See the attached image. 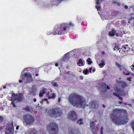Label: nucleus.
<instances>
[{
  "label": "nucleus",
  "instance_id": "nucleus-26",
  "mask_svg": "<svg viewBox=\"0 0 134 134\" xmlns=\"http://www.w3.org/2000/svg\"><path fill=\"white\" fill-rule=\"evenodd\" d=\"M112 3L116 5L120 6L121 5V3L119 2H117V1L115 0L113 1Z\"/></svg>",
  "mask_w": 134,
  "mask_h": 134
},
{
  "label": "nucleus",
  "instance_id": "nucleus-33",
  "mask_svg": "<svg viewBox=\"0 0 134 134\" xmlns=\"http://www.w3.org/2000/svg\"><path fill=\"white\" fill-rule=\"evenodd\" d=\"M89 70L88 69L84 70L83 71V72L85 74H87V73L88 72Z\"/></svg>",
  "mask_w": 134,
  "mask_h": 134
},
{
  "label": "nucleus",
  "instance_id": "nucleus-1",
  "mask_svg": "<svg viewBox=\"0 0 134 134\" xmlns=\"http://www.w3.org/2000/svg\"><path fill=\"white\" fill-rule=\"evenodd\" d=\"M68 101L69 103L75 108H84L86 105H85V100L83 97L75 93L70 94L69 96Z\"/></svg>",
  "mask_w": 134,
  "mask_h": 134
},
{
  "label": "nucleus",
  "instance_id": "nucleus-45",
  "mask_svg": "<svg viewBox=\"0 0 134 134\" xmlns=\"http://www.w3.org/2000/svg\"><path fill=\"white\" fill-rule=\"evenodd\" d=\"M61 100V99L60 97H59L58 98V102H59Z\"/></svg>",
  "mask_w": 134,
  "mask_h": 134
},
{
  "label": "nucleus",
  "instance_id": "nucleus-27",
  "mask_svg": "<svg viewBox=\"0 0 134 134\" xmlns=\"http://www.w3.org/2000/svg\"><path fill=\"white\" fill-rule=\"evenodd\" d=\"M65 59H68L70 58V56L69 54L68 53H67L65 55Z\"/></svg>",
  "mask_w": 134,
  "mask_h": 134
},
{
  "label": "nucleus",
  "instance_id": "nucleus-64",
  "mask_svg": "<svg viewBox=\"0 0 134 134\" xmlns=\"http://www.w3.org/2000/svg\"><path fill=\"white\" fill-rule=\"evenodd\" d=\"M4 88H6V86H4L3 87Z\"/></svg>",
  "mask_w": 134,
  "mask_h": 134
},
{
  "label": "nucleus",
  "instance_id": "nucleus-56",
  "mask_svg": "<svg viewBox=\"0 0 134 134\" xmlns=\"http://www.w3.org/2000/svg\"><path fill=\"white\" fill-rule=\"evenodd\" d=\"M126 75H130V73H126Z\"/></svg>",
  "mask_w": 134,
  "mask_h": 134
},
{
  "label": "nucleus",
  "instance_id": "nucleus-16",
  "mask_svg": "<svg viewBox=\"0 0 134 134\" xmlns=\"http://www.w3.org/2000/svg\"><path fill=\"white\" fill-rule=\"evenodd\" d=\"M60 29H58L57 26H55L53 29V34H59V33L60 34Z\"/></svg>",
  "mask_w": 134,
  "mask_h": 134
},
{
  "label": "nucleus",
  "instance_id": "nucleus-3",
  "mask_svg": "<svg viewBox=\"0 0 134 134\" xmlns=\"http://www.w3.org/2000/svg\"><path fill=\"white\" fill-rule=\"evenodd\" d=\"M49 115L54 118L58 117L61 116L62 114V110L57 107L52 108L47 112Z\"/></svg>",
  "mask_w": 134,
  "mask_h": 134
},
{
  "label": "nucleus",
  "instance_id": "nucleus-9",
  "mask_svg": "<svg viewBox=\"0 0 134 134\" xmlns=\"http://www.w3.org/2000/svg\"><path fill=\"white\" fill-rule=\"evenodd\" d=\"M7 125V129L5 130V134H13L14 127L12 122H8Z\"/></svg>",
  "mask_w": 134,
  "mask_h": 134
},
{
  "label": "nucleus",
  "instance_id": "nucleus-29",
  "mask_svg": "<svg viewBox=\"0 0 134 134\" xmlns=\"http://www.w3.org/2000/svg\"><path fill=\"white\" fill-rule=\"evenodd\" d=\"M63 0H52V3L53 4H54L55 3H57V2L60 1H62Z\"/></svg>",
  "mask_w": 134,
  "mask_h": 134
},
{
  "label": "nucleus",
  "instance_id": "nucleus-18",
  "mask_svg": "<svg viewBox=\"0 0 134 134\" xmlns=\"http://www.w3.org/2000/svg\"><path fill=\"white\" fill-rule=\"evenodd\" d=\"M48 91L45 88H43V89L40 91V93L39 94V96L41 97L43 96V95L46 93Z\"/></svg>",
  "mask_w": 134,
  "mask_h": 134
},
{
  "label": "nucleus",
  "instance_id": "nucleus-44",
  "mask_svg": "<svg viewBox=\"0 0 134 134\" xmlns=\"http://www.w3.org/2000/svg\"><path fill=\"white\" fill-rule=\"evenodd\" d=\"M132 79V78L131 77H129V78L127 79V80L129 81H131V79Z\"/></svg>",
  "mask_w": 134,
  "mask_h": 134
},
{
  "label": "nucleus",
  "instance_id": "nucleus-21",
  "mask_svg": "<svg viewBox=\"0 0 134 134\" xmlns=\"http://www.w3.org/2000/svg\"><path fill=\"white\" fill-rule=\"evenodd\" d=\"M36 91L35 90H30L29 93V95L30 97H32L35 95Z\"/></svg>",
  "mask_w": 134,
  "mask_h": 134
},
{
  "label": "nucleus",
  "instance_id": "nucleus-32",
  "mask_svg": "<svg viewBox=\"0 0 134 134\" xmlns=\"http://www.w3.org/2000/svg\"><path fill=\"white\" fill-rule=\"evenodd\" d=\"M126 48H127L125 46H122L121 49H122V50L124 52H125L126 51V50H126Z\"/></svg>",
  "mask_w": 134,
  "mask_h": 134
},
{
  "label": "nucleus",
  "instance_id": "nucleus-42",
  "mask_svg": "<svg viewBox=\"0 0 134 134\" xmlns=\"http://www.w3.org/2000/svg\"><path fill=\"white\" fill-rule=\"evenodd\" d=\"M3 118L2 117L0 116V122L2 121H3Z\"/></svg>",
  "mask_w": 134,
  "mask_h": 134
},
{
  "label": "nucleus",
  "instance_id": "nucleus-46",
  "mask_svg": "<svg viewBox=\"0 0 134 134\" xmlns=\"http://www.w3.org/2000/svg\"><path fill=\"white\" fill-rule=\"evenodd\" d=\"M124 7L126 9H127L128 8V6L127 5H125L124 6Z\"/></svg>",
  "mask_w": 134,
  "mask_h": 134
},
{
  "label": "nucleus",
  "instance_id": "nucleus-61",
  "mask_svg": "<svg viewBox=\"0 0 134 134\" xmlns=\"http://www.w3.org/2000/svg\"><path fill=\"white\" fill-rule=\"evenodd\" d=\"M127 23H128V25H129V24H130V22L129 21H128Z\"/></svg>",
  "mask_w": 134,
  "mask_h": 134
},
{
  "label": "nucleus",
  "instance_id": "nucleus-36",
  "mask_svg": "<svg viewBox=\"0 0 134 134\" xmlns=\"http://www.w3.org/2000/svg\"><path fill=\"white\" fill-rule=\"evenodd\" d=\"M119 48L117 46H116L114 47V48L113 49L114 50H115L116 49H117L118 50H119Z\"/></svg>",
  "mask_w": 134,
  "mask_h": 134
},
{
  "label": "nucleus",
  "instance_id": "nucleus-2",
  "mask_svg": "<svg viewBox=\"0 0 134 134\" xmlns=\"http://www.w3.org/2000/svg\"><path fill=\"white\" fill-rule=\"evenodd\" d=\"M74 24L70 22L69 23H62L60 26V34H67L70 33L72 31V30L69 28V27H73Z\"/></svg>",
  "mask_w": 134,
  "mask_h": 134
},
{
  "label": "nucleus",
  "instance_id": "nucleus-14",
  "mask_svg": "<svg viewBox=\"0 0 134 134\" xmlns=\"http://www.w3.org/2000/svg\"><path fill=\"white\" fill-rule=\"evenodd\" d=\"M107 31L109 32V34H117V30L114 28L111 29L109 25H108L106 27Z\"/></svg>",
  "mask_w": 134,
  "mask_h": 134
},
{
  "label": "nucleus",
  "instance_id": "nucleus-25",
  "mask_svg": "<svg viewBox=\"0 0 134 134\" xmlns=\"http://www.w3.org/2000/svg\"><path fill=\"white\" fill-rule=\"evenodd\" d=\"M82 121V119L80 118L77 121V123L78 124H79L80 125H81L83 123Z\"/></svg>",
  "mask_w": 134,
  "mask_h": 134
},
{
  "label": "nucleus",
  "instance_id": "nucleus-58",
  "mask_svg": "<svg viewBox=\"0 0 134 134\" xmlns=\"http://www.w3.org/2000/svg\"><path fill=\"white\" fill-rule=\"evenodd\" d=\"M107 89H110L109 87V86H107Z\"/></svg>",
  "mask_w": 134,
  "mask_h": 134
},
{
  "label": "nucleus",
  "instance_id": "nucleus-57",
  "mask_svg": "<svg viewBox=\"0 0 134 134\" xmlns=\"http://www.w3.org/2000/svg\"><path fill=\"white\" fill-rule=\"evenodd\" d=\"M131 67H132L133 68L134 67V64H132Z\"/></svg>",
  "mask_w": 134,
  "mask_h": 134
},
{
  "label": "nucleus",
  "instance_id": "nucleus-48",
  "mask_svg": "<svg viewBox=\"0 0 134 134\" xmlns=\"http://www.w3.org/2000/svg\"><path fill=\"white\" fill-rule=\"evenodd\" d=\"M77 19L78 20H80L81 19H80V18H79L78 16L77 17Z\"/></svg>",
  "mask_w": 134,
  "mask_h": 134
},
{
  "label": "nucleus",
  "instance_id": "nucleus-6",
  "mask_svg": "<svg viewBox=\"0 0 134 134\" xmlns=\"http://www.w3.org/2000/svg\"><path fill=\"white\" fill-rule=\"evenodd\" d=\"M11 94H12V96L9 100L11 101L16 100L19 101H21L24 100L23 94L20 93L16 95L15 93L12 92Z\"/></svg>",
  "mask_w": 134,
  "mask_h": 134
},
{
  "label": "nucleus",
  "instance_id": "nucleus-19",
  "mask_svg": "<svg viewBox=\"0 0 134 134\" xmlns=\"http://www.w3.org/2000/svg\"><path fill=\"white\" fill-rule=\"evenodd\" d=\"M77 65L79 66H81L84 65V62L82 59H80L78 60V62L77 61Z\"/></svg>",
  "mask_w": 134,
  "mask_h": 134
},
{
  "label": "nucleus",
  "instance_id": "nucleus-55",
  "mask_svg": "<svg viewBox=\"0 0 134 134\" xmlns=\"http://www.w3.org/2000/svg\"><path fill=\"white\" fill-rule=\"evenodd\" d=\"M83 77L82 76H81L80 77V78L81 79H83Z\"/></svg>",
  "mask_w": 134,
  "mask_h": 134
},
{
  "label": "nucleus",
  "instance_id": "nucleus-31",
  "mask_svg": "<svg viewBox=\"0 0 134 134\" xmlns=\"http://www.w3.org/2000/svg\"><path fill=\"white\" fill-rule=\"evenodd\" d=\"M87 62H88V63L89 64H90L92 63V61L91 60V59L90 58H88L87 61Z\"/></svg>",
  "mask_w": 134,
  "mask_h": 134
},
{
  "label": "nucleus",
  "instance_id": "nucleus-50",
  "mask_svg": "<svg viewBox=\"0 0 134 134\" xmlns=\"http://www.w3.org/2000/svg\"><path fill=\"white\" fill-rule=\"evenodd\" d=\"M55 65L56 66H58V63H55Z\"/></svg>",
  "mask_w": 134,
  "mask_h": 134
},
{
  "label": "nucleus",
  "instance_id": "nucleus-10",
  "mask_svg": "<svg viewBox=\"0 0 134 134\" xmlns=\"http://www.w3.org/2000/svg\"><path fill=\"white\" fill-rule=\"evenodd\" d=\"M126 111L124 109L119 110L117 109H114L112 111L111 117L112 119V117H113L114 118H115L118 116L119 115H120V113H126Z\"/></svg>",
  "mask_w": 134,
  "mask_h": 134
},
{
  "label": "nucleus",
  "instance_id": "nucleus-12",
  "mask_svg": "<svg viewBox=\"0 0 134 134\" xmlns=\"http://www.w3.org/2000/svg\"><path fill=\"white\" fill-rule=\"evenodd\" d=\"M98 125L95 123L94 121H92L90 123V128L93 133H96L97 132V128Z\"/></svg>",
  "mask_w": 134,
  "mask_h": 134
},
{
  "label": "nucleus",
  "instance_id": "nucleus-8",
  "mask_svg": "<svg viewBox=\"0 0 134 134\" xmlns=\"http://www.w3.org/2000/svg\"><path fill=\"white\" fill-rule=\"evenodd\" d=\"M23 118L26 123L28 124L33 123L35 119L34 116L29 114L25 115L24 116Z\"/></svg>",
  "mask_w": 134,
  "mask_h": 134
},
{
  "label": "nucleus",
  "instance_id": "nucleus-5",
  "mask_svg": "<svg viewBox=\"0 0 134 134\" xmlns=\"http://www.w3.org/2000/svg\"><path fill=\"white\" fill-rule=\"evenodd\" d=\"M113 121L118 125L126 123L128 119L126 116H122L121 115L115 118L112 117Z\"/></svg>",
  "mask_w": 134,
  "mask_h": 134
},
{
  "label": "nucleus",
  "instance_id": "nucleus-23",
  "mask_svg": "<svg viewBox=\"0 0 134 134\" xmlns=\"http://www.w3.org/2000/svg\"><path fill=\"white\" fill-rule=\"evenodd\" d=\"M105 61L104 60H102L101 61V62L99 64V66H100L101 68H102L105 65Z\"/></svg>",
  "mask_w": 134,
  "mask_h": 134
},
{
  "label": "nucleus",
  "instance_id": "nucleus-62",
  "mask_svg": "<svg viewBox=\"0 0 134 134\" xmlns=\"http://www.w3.org/2000/svg\"><path fill=\"white\" fill-rule=\"evenodd\" d=\"M95 71V69H93V72H94Z\"/></svg>",
  "mask_w": 134,
  "mask_h": 134
},
{
  "label": "nucleus",
  "instance_id": "nucleus-30",
  "mask_svg": "<svg viewBox=\"0 0 134 134\" xmlns=\"http://www.w3.org/2000/svg\"><path fill=\"white\" fill-rule=\"evenodd\" d=\"M119 13V12L118 10H115L114 11L113 14L114 16L118 14Z\"/></svg>",
  "mask_w": 134,
  "mask_h": 134
},
{
  "label": "nucleus",
  "instance_id": "nucleus-37",
  "mask_svg": "<svg viewBox=\"0 0 134 134\" xmlns=\"http://www.w3.org/2000/svg\"><path fill=\"white\" fill-rule=\"evenodd\" d=\"M67 59H65V57L63 58H62V59L60 60V61L64 62Z\"/></svg>",
  "mask_w": 134,
  "mask_h": 134
},
{
  "label": "nucleus",
  "instance_id": "nucleus-11",
  "mask_svg": "<svg viewBox=\"0 0 134 134\" xmlns=\"http://www.w3.org/2000/svg\"><path fill=\"white\" fill-rule=\"evenodd\" d=\"M69 118L73 121H75L77 119L78 117L74 110L70 111L69 113Z\"/></svg>",
  "mask_w": 134,
  "mask_h": 134
},
{
  "label": "nucleus",
  "instance_id": "nucleus-15",
  "mask_svg": "<svg viewBox=\"0 0 134 134\" xmlns=\"http://www.w3.org/2000/svg\"><path fill=\"white\" fill-rule=\"evenodd\" d=\"M37 132L33 129H30L24 134H37Z\"/></svg>",
  "mask_w": 134,
  "mask_h": 134
},
{
  "label": "nucleus",
  "instance_id": "nucleus-47",
  "mask_svg": "<svg viewBox=\"0 0 134 134\" xmlns=\"http://www.w3.org/2000/svg\"><path fill=\"white\" fill-rule=\"evenodd\" d=\"M132 19V17H131V18H130L129 19H128V20H129V21H130V20H131Z\"/></svg>",
  "mask_w": 134,
  "mask_h": 134
},
{
  "label": "nucleus",
  "instance_id": "nucleus-7",
  "mask_svg": "<svg viewBox=\"0 0 134 134\" xmlns=\"http://www.w3.org/2000/svg\"><path fill=\"white\" fill-rule=\"evenodd\" d=\"M21 78L25 82H31L32 80L31 74L30 73L26 72L21 76Z\"/></svg>",
  "mask_w": 134,
  "mask_h": 134
},
{
  "label": "nucleus",
  "instance_id": "nucleus-40",
  "mask_svg": "<svg viewBox=\"0 0 134 134\" xmlns=\"http://www.w3.org/2000/svg\"><path fill=\"white\" fill-rule=\"evenodd\" d=\"M103 128H101L100 130V133L101 134H103Z\"/></svg>",
  "mask_w": 134,
  "mask_h": 134
},
{
  "label": "nucleus",
  "instance_id": "nucleus-60",
  "mask_svg": "<svg viewBox=\"0 0 134 134\" xmlns=\"http://www.w3.org/2000/svg\"><path fill=\"white\" fill-rule=\"evenodd\" d=\"M34 101L35 102H36V98H35L34 100Z\"/></svg>",
  "mask_w": 134,
  "mask_h": 134
},
{
  "label": "nucleus",
  "instance_id": "nucleus-28",
  "mask_svg": "<svg viewBox=\"0 0 134 134\" xmlns=\"http://www.w3.org/2000/svg\"><path fill=\"white\" fill-rule=\"evenodd\" d=\"M53 86L54 87H58V85L56 82H52V83Z\"/></svg>",
  "mask_w": 134,
  "mask_h": 134
},
{
  "label": "nucleus",
  "instance_id": "nucleus-63",
  "mask_svg": "<svg viewBox=\"0 0 134 134\" xmlns=\"http://www.w3.org/2000/svg\"><path fill=\"white\" fill-rule=\"evenodd\" d=\"M116 36L118 37L119 36L118 34H116Z\"/></svg>",
  "mask_w": 134,
  "mask_h": 134
},
{
  "label": "nucleus",
  "instance_id": "nucleus-53",
  "mask_svg": "<svg viewBox=\"0 0 134 134\" xmlns=\"http://www.w3.org/2000/svg\"><path fill=\"white\" fill-rule=\"evenodd\" d=\"M131 70L133 71L134 70V68H132L131 67Z\"/></svg>",
  "mask_w": 134,
  "mask_h": 134
},
{
  "label": "nucleus",
  "instance_id": "nucleus-35",
  "mask_svg": "<svg viewBox=\"0 0 134 134\" xmlns=\"http://www.w3.org/2000/svg\"><path fill=\"white\" fill-rule=\"evenodd\" d=\"M127 84L125 82H123L121 84V86L123 87H124Z\"/></svg>",
  "mask_w": 134,
  "mask_h": 134
},
{
  "label": "nucleus",
  "instance_id": "nucleus-49",
  "mask_svg": "<svg viewBox=\"0 0 134 134\" xmlns=\"http://www.w3.org/2000/svg\"><path fill=\"white\" fill-rule=\"evenodd\" d=\"M92 68H89V70H90V72H91V71L92 70Z\"/></svg>",
  "mask_w": 134,
  "mask_h": 134
},
{
  "label": "nucleus",
  "instance_id": "nucleus-13",
  "mask_svg": "<svg viewBox=\"0 0 134 134\" xmlns=\"http://www.w3.org/2000/svg\"><path fill=\"white\" fill-rule=\"evenodd\" d=\"M89 107L92 109H96L98 108V105L95 101L91 102H90Z\"/></svg>",
  "mask_w": 134,
  "mask_h": 134
},
{
  "label": "nucleus",
  "instance_id": "nucleus-39",
  "mask_svg": "<svg viewBox=\"0 0 134 134\" xmlns=\"http://www.w3.org/2000/svg\"><path fill=\"white\" fill-rule=\"evenodd\" d=\"M113 94L115 96H116L118 97H119V95L117 93H115V92L113 93Z\"/></svg>",
  "mask_w": 134,
  "mask_h": 134
},
{
  "label": "nucleus",
  "instance_id": "nucleus-52",
  "mask_svg": "<svg viewBox=\"0 0 134 134\" xmlns=\"http://www.w3.org/2000/svg\"><path fill=\"white\" fill-rule=\"evenodd\" d=\"M120 100H122V98L121 97H120V96L119 95V97H118Z\"/></svg>",
  "mask_w": 134,
  "mask_h": 134
},
{
  "label": "nucleus",
  "instance_id": "nucleus-43",
  "mask_svg": "<svg viewBox=\"0 0 134 134\" xmlns=\"http://www.w3.org/2000/svg\"><path fill=\"white\" fill-rule=\"evenodd\" d=\"M115 34H109V35L110 37L114 36Z\"/></svg>",
  "mask_w": 134,
  "mask_h": 134
},
{
  "label": "nucleus",
  "instance_id": "nucleus-4",
  "mask_svg": "<svg viewBox=\"0 0 134 134\" xmlns=\"http://www.w3.org/2000/svg\"><path fill=\"white\" fill-rule=\"evenodd\" d=\"M47 129L50 134H56L58 132V126L54 122H51L48 124Z\"/></svg>",
  "mask_w": 134,
  "mask_h": 134
},
{
  "label": "nucleus",
  "instance_id": "nucleus-24",
  "mask_svg": "<svg viewBox=\"0 0 134 134\" xmlns=\"http://www.w3.org/2000/svg\"><path fill=\"white\" fill-rule=\"evenodd\" d=\"M46 101L47 102V103L48 104H49V101H48V99L46 98H44L42 99V100L40 101V102L41 104H43V103H44V102Z\"/></svg>",
  "mask_w": 134,
  "mask_h": 134
},
{
  "label": "nucleus",
  "instance_id": "nucleus-54",
  "mask_svg": "<svg viewBox=\"0 0 134 134\" xmlns=\"http://www.w3.org/2000/svg\"><path fill=\"white\" fill-rule=\"evenodd\" d=\"M22 82V80H19V83H21V82Z\"/></svg>",
  "mask_w": 134,
  "mask_h": 134
},
{
  "label": "nucleus",
  "instance_id": "nucleus-38",
  "mask_svg": "<svg viewBox=\"0 0 134 134\" xmlns=\"http://www.w3.org/2000/svg\"><path fill=\"white\" fill-rule=\"evenodd\" d=\"M14 100H12V104L13 105V107H16V105L14 104Z\"/></svg>",
  "mask_w": 134,
  "mask_h": 134
},
{
  "label": "nucleus",
  "instance_id": "nucleus-20",
  "mask_svg": "<svg viewBox=\"0 0 134 134\" xmlns=\"http://www.w3.org/2000/svg\"><path fill=\"white\" fill-rule=\"evenodd\" d=\"M69 132L71 134L75 133L77 132V129L76 128H74L73 129H70L69 130Z\"/></svg>",
  "mask_w": 134,
  "mask_h": 134
},
{
  "label": "nucleus",
  "instance_id": "nucleus-17",
  "mask_svg": "<svg viewBox=\"0 0 134 134\" xmlns=\"http://www.w3.org/2000/svg\"><path fill=\"white\" fill-rule=\"evenodd\" d=\"M46 96H47L49 98L54 99L56 95L54 93H53L49 94L48 92L46 94Z\"/></svg>",
  "mask_w": 134,
  "mask_h": 134
},
{
  "label": "nucleus",
  "instance_id": "nucleus-41",
  "mask_svg": "<svg viewBox=\"0 0 134 134\" xmlns=\"http://www.w3.org/2000/svg\"><path fill=\"white\" fill-rule=\"evenodd\" d=\"M26 68H25L22 71V72H21V75H22V74H24L23 72H24L25 71H26Z\"/></svg>",
  "mask_w": 134,
  "mask_h": 134
},
{
  "label": "nucleus",
  "instance_id": "nucleus-34",
  "mask_svg": "<svg viewBox=\"0 0 134 134\" xmlns=\"http://www.w3.org/2000/svg\"><path fill=\"white\" fill-rule=\"evenodd\" d=\"M116 65L118 66V67L119 68L120 70H121V66L118 63H116Z\"/></svg>",
  "mask_w": 134,
  "mask_h": 134
},
{
  "label": "nucleus",
  "instance_id": "nucleus-22",
  "mask_svg": "<svg viewBox=\"0 0 134 134\" xmlns=\"http://www.w3.org/2000/svg\"><path fill=\"white\" fill-rule=\"evenodd\" d=\"M24 109L25 111H30L32 110V108L30 106H26Z\"/></svg>",
  "mask_w": 134,
  "mask_h": 134
},
{
  "label": "nucleus",
  "instance_id": "nucleus-51",
  "mask_svg": "<svg viewBox=\"0 0 134 134\" xmlns=\"http://www.w3.org/2000/svg\"><path fill=\"white\" fill-rule=\"evenodd\" d=\"M19 126H18L16 128V130H18L19 129Z\"/></svg>",
  "mask_w": 134,
  "mask_h": 134
},
{
  "label": "nucleus",
  "instance_id": "nucleus-59",
  "mask_svg": "<svg viewBox=\"0 0 134 134\" xmlns=\"http://www.w3.org/2000/svg\"><path fill=\"white\" fill-rule=\"evenodd\" d=\"M103 107L104 108H105V106L104 104L103 105Z\"/></svg>",
  "mask_w": 134,
  "mask_h": 134
}]
</instances>
